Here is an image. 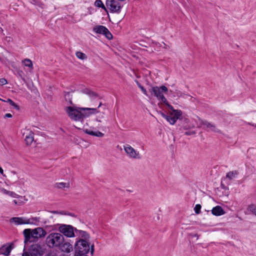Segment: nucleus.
I'll list each match as a JSON object with an SVG mask.
<instances>
[{"label":"nucleus","mask_w":256,"mask_h":256,"mask_svg":"<svg viewBox=\"0 0 256 256\" xmlns=\"http://www.w3.org/2000/svg\"><path fill=\"white\" fill-rule=\"evenodd\" d=\"M202 206L200 204H196L194 208V210L196 214H199L200 213Z\"/></svg>","instance_id":"30"},{"label":"nucleus","mask_w":256,"mask_h":256,"mask_svg":"<svg viewBox=\"0 0 256 256\" xmlns=\"http://www.w3.org/2000/svg\"><path fill=\"white\" fill-rule=\"evenodd\" d=\"M161 92H164V93H166L168 92V88L165 86H162L160 87Z\"/></svg>","instance_id":"34"},{"label":"nucleus","mask_w":256,"mask_h":256,"mask_svg":"<svg viewBox=\"0 0 256 256\" xmlns=\"http://www.w3.org/2000/svg\"><path fill=\"white\" fill-rule=\"evenodd\" d=\"M91 254H93L94 252V244H92L90 246V250Z\"/></svg>","instance_id":"44"},{"label":"nucleus","mask_w":256,"mask_h":256,"mask_svg":"<svg viewBox=\"0 0 256 256\" xmlns=\"http://www.w3.org/2000/svg\"><path fill=\"white\" fill-rule=\"evenodd\" d=\"M81 237L84 238V240H88L90 238V234L86 231H83L82 234H80Z\"/></svg>","instance_id":"29"},{"label":"nucleus","mask_w":256,"mask_h":256,"mask_svg":"<svg viewBox=\"0 0 256 256\" xmlns=\"http://www.w3.org/2000/svg\"><path fill=\"white\" fill-rule=\"evenodd\" d=\"M94 5L98 8H102V10H104L108 14V10L106 8L103 2L101 0H96L94 2Z\"/></svg>","instance_id":"19"},{"label":"nucleus","mask_w":256,"mask_h":256,"mask_svg":"<svg viewBox=\"0 0 256 256\" xmlns=\"http://www.w3.org/2000/svg\"><path fill=\"white\" fill-rule=\"evenodd\" d=\"M75 90H75V89H72V88H70V92H74Z\"/></svg>","instance_id":"58"},{"label":"nucleus","mask_w":256,"mask_h":256,"mask_svg":"<svg viewBox=\"0 0 256 256\" xmlns=\"http://www.w3.org/2000/svg\"><path fill=\"white\" fill-rule=\"evenodd\" d=\"M46 251L45 246L39 243L32 244L27 249L24 246L22 256H42Z\"/></svg>","instance_id":"2"},{"label":"nucleus","mask_w":256,"mask_h":256,"mask_svg":"<svg viewBox=\"0 0 256 256\" xmlns=\"http://www.w3.org/2000/svg\"><path fill=\"white\" fill-rule=\"evenodd\" d=\"M0 173L4 176H5V175L4 174V170L0 166Z\"/></svg>","instance_id":"51"},{"label":"nucleus","mask_w":256,"mask_h":256,"mask_svg":"<svg viewBox=\"0 0 256 256\" xmlns=\"http://www.w3.org/2000/svg\"><path fill=\"white\" fill-rule=\"evenodd\" d=\"M26 220H30V222H32V224H34V225H36V226H38V223H36V222H34V220H32V218H29V219H27L26 218Z\"/></svg>","instance_id":"46"},{"label":"nucleus","mask_w":256,"mask_h":256,"mask_svg":"<svg viewBox=\"0 0 256 256\" xmlns=\"http://www.w3.org/2000/svg\"><path fill=\"white\" fill-rule=\"evenodd\" d=\"M6 102H8L10 105L12 106L14 108L17 110H20V107L18 105L16 104L10 98H8Z\"/></svg>","instance_id":"22"},{"label":"nucleus","mask_w":256,"mask_h":256,"mask_svg":"<svg viewBox=\"0 0 256 256\" xmlns=\"http://www.w3.org/2000/svg\"><path fill=\"white\" fill-rule=\"evenodd\" d=\"M12 117V114L10 113H7L4 116V118H11Z\"/></svg>","instance_id":"47"},{"label":"nucleus","mask_w":256,"mask_h":256,"mask_svg":"<svg viewBox=\"0 0 256 256\" xmlns=\"http://www.w3.org/2000/svg\"><path fill=\"white\" fill-rule=\"evenodd\" d=\"M46 256H56L55 254H54L52 253L51 251L48 252L46 254Z\"/></svg>","instance_id":"48"},{"label":"nucleus","mask_w":256,"mask_h":256,"mask_svg":"<svg viewBox=\"0 0 256 256\" xmlns=\"http://www.w3.org/2000/svg\"><path fill=\"white\" fill-rule=\"evenodd\" d=\"M158 113L160 114V116L163 118H168V115L166 114L164 112L162 111L158 112Z\"/></svg>","instance_id":"43"},{"label":"nucleus","mask_w":256,"mask_h":256,"mask_svg":"<svg viewBox=\"0 0 256 256\" xmlns=\"http://www.w3.org/2000/svg\"><path fill=\"white\" fill-rule=\"evenodd\" d=\"M11 222H14L17 225L24 224H32L30 220H26V218L22 217H14L10 219Z\"/></svg>","instance_id":"11"},{"label":"nucleus","mask_w":256,"mask_h":256,"mask_svg":"<svg viewBox=\"0 0 256 256\" xmlns=\"http://www.w3.org/2000/svg\"><path fill=\"white\" fill-rule=\"evenodd\" d=\"M8 195H9V196H11L12 197H13V198H16L18 196L14 192H11V191H10L9 194H8Z\"/></svg>","instance_id":"38"},{"label":"nucleus","mask_w":256,"mask_h":256,"mask_svg":"<svg viewBox=\"0 0 256 256\" xmlns=\"http://www.w3.org/2000/svg\"><path fill=\"white\" fill-rule=\"evenodd\" d=\"M0 100L3 101V102H6V100H4L2 99L1 98H0Z\"/></svg>","instance_id":"60"},{"label":"nucleus","mask_w":256,"mask_h":256,"mask_svg":"<svg viewBox=\"0 0 256 256\" xmlns=\"http://www.w3.org/2000/svg\"><path fill=\"white\" fill-rule=\"evenodd\" d=\"M72 99V98H69V100H68L69 104L71 105L73 104Z\"/></svg>","instance_id":"52"},{"label":"nucleus","mask_w":256,"mask_h":256,"mask_svg":"<svg viewBox=\"0 0 256 256\" xmlns=\"http://www.w3.org/2000/svg\"><path fill=\"white\" fill-rule=\"evenodd\" d=\"M74 249V254H78V256L86 254L90 250V244L86 240L79 239L75 243Z\"/></svg>","instance_id":"4"},{"label":"nucleus","mask_w":256,"mask_h":256,"mask_svg":"<svg viewBox=\"0 0 256 256\" xmlns=\"http://www.w3.org/2000/svg\"><path fill=\"white\" fill-rule=\"evenodd\" d=\"M34 136L32 134H30L28 136H26L24 140L27 146H30L32 144L34 141Z\"/></svg>","instance_id":"21"},{"label":"nucleus","mask_w":256,"mask_h":256,"mask_svg":"<svg viewBox=\"0 0 256 256\" xmlns=\"http://www.w3.org/2000/svg\"><path fill=\"white\" fill-rule=\"evenodd\" d=\"M150 92H151V94L154 96L156 97L158 99L162 94L161 92L160 87L157 86H154L152 87L149 90Z\"/></svg>","instance_id":"16"},{"label":"nucleus","mask_w":256,"mask_h":256,"mask_svg":"<svg viewBox=\"0 0 256 256\" xmlns=\"http://www.w3.org/2000/svg\"><path fill=\"white\" fill-rule=\"evenodd\" d=\"M24 64L26 66H28V68H32V62L29 59L24 60Z\"/></svg>","instance_id":"28"},{"label":"nucleus","mask_w":256,"mask_h":256,"mask_svg":"<svg viewBox=\"0 0 256 256\" xmlns=\"http://www.w3.org/2000/svg\"><path fill=\"white\" fill-rule=\"evenodd\" d=\"M66 214H67L68 216H72V217H76V216L74 214L72 213V212L66 213Z\"/></svg>","instance_id":"49"},{"label":"nucleus","mask_w":256,"mask_h":256,"mask_svg":"<svg viewBox=\"0 0 256 256\" xmlns=\"http://www.w3.org/2000/svg\"><path fill=\"white\" fill-rule=\"evenodd\" d=\"M124 150L126 154L131 158L140 159L141 158L138 152H136L130 145L124 146Z\"/></svg>","instance_id":"9"},{"label":"nucleus","mask_w":256,"mask_h":256,"mask_svg":"<svg viewBox=\"0 0 256 256\" xmlns=\"http://www.w3.org/2000/svg\"><path fill=\"white\" fill-rule=\"evenodd\" d=\"M0 192H3L4 194H8L10 191L4 189V188H0Z\"/></svg>","instance_id":"40"},{"label":"nucleus","mask_w":256,"mask_h":256,"mask_svg":"<svg viewBox=\"0 0 256 256\" xmlns=\"http://www.w3.org/2000/svg\"><path fill=\"white\" fill-rule=\"evenodd\" d=\"M74 227L69 224H60L58 228L59 232L64 236L68 238H72L75 236Z\"/></svg>","instance_id":"6"},{"label":"nucleus","mask_w":256,"mask_h":256,"mask_svg":"<svg viewBox=\"0 0 256 256\" xmlns=\"http://www.w3.org/2000/svg\"><path fill=\"white\" fill-rule=\"evenodd\" d=\"M165 119H166V120L168 122L171 124H174L176 122V120H174V118L173 117V116L168 115V118L166 117Z\"/></svg>","instance_id":"27"},{"label":"nucleus","mask_w":256,"mask_h":256,"mask_svg":"<svg viewBox=\"0 0 256 256\" xmlns=\"http://www.w3.org/2000/svg\"><path fill=\"white\" fill-rule=\"evenodd\" d=\"M166 106L170 110L172 111V112L176 110L174 109V107L172 105H170L168 102L166 104Z\"/></svg>","instance_id":"41"},{"label":"nucleus","mask_w":256,"mask_h":256,"mask_svg":"<svg viewBox=\"0 0 256 256\" xmlns=\"http://www.w3.org/2000/svg\"><path fill=\"white\" fill-rule=\"evenodd\" d=\"M202 125L204 126H206V128H210L211 130L216 132V130H215L216 126L214 124H212L211 123L208 122L206 120H204L202 122Z\"/></svg>","instance_id":"20"},{"label":"nucleus","mask_w":256,"mask_h":256,"mask_svg":"<svg viewBox=\"0 0 256 256\" xmlns=\"http://www.w3.org/2000/svg\"><path fill=\"white\" fill-rule=\"evenodd\" d=\"M32 230L34 234V236H36L38 241V240L39 238L44 237L47 234L46 231L41 227H38Z\"/></svg>","instance_id":"12"},{"label":"nucleus","mask_w":256,"mask_h":256,"mask_svg":"<svg viewBox=\"0 0 256 256\" xmlns=\"http://www.w3.org/2000/svg\"><path fill=\"white\" fill-rule=\"evenodd\" d=\"M18 74L20 77H22V74H23V72L22 70L18 72Z\"/></svg>","instance_id":"53"},{"label":"nucleus","mask_w":256,"mask_h":256,"mask_svg":"<svg viewBox=\"0 0 256 256\" xmlns=\"http://www.w3.org/2000/svg\"><path fill=\"white\" fill-rule=\"evenodd\" d=\"M13 202L15 204H19L18 203L16 200H14Z\"/></svg>","instance_id":"57"},{"label":"nucleus","mask_w":256,"mask_h":256,"mask_svg":"<svg viewBox=\"0 0 256 256\" xmlns=\"http://www.w3.org/2000/svg\"><path fill=\"white\" fill-rule=\"evenodd\" d=\"M64 95L65 96V99H66V101L68 100L69 98H72V96L70 95V92H68L64 91Z\"/></svg>","instance_id":"33"},{"label":"nucleus","mask_w":256,"mask_h":256,"mask_svg":"<svg viewBox=\"0 0 256 256\" xmlns=\"http://www.w3.org/2000/svg\"><path fill=\"white\" fill-rule=\"evenodd\" d=\"M158 100H160L162 102L164 103L165 105L168 103L166 98L164 97L163 94H162Z\"/></svg>","instance_id":"32"},{"label":"nucleus","mask_w":256,"mask_h":256,"mask_svg":"<svg viewBox=\"0 0 256 256\" xmlns=\"http://www.w3.org/2000/svg\"><path fill=\"white\" fill-rule=\"evenodd\" d=\"M0 83L2 85H4L8 83V82L4 78H0Z\"/></svg>","instance_id":"36"},{"label":"nucleus","mask_w":256,"mask_h":256,"mask_svg":"<svg viewBox=\"0 0 256 256\" xmlns=\"http://www.w3.org/2000/svg\"><path fill=\"white\" fill-rule=\"evenodd\" d=\"M14 248V244L12 242L7 243L0 248V254L6 256H8L10 254L12 250Z\"/></svg>","instance_id":"10"},{"label":"nucleus","mask_w":256,"mask_h":256,"mask_svg":"<svg viewBox=\"0 0 256 256\" xmlns=\"http://www.w3.org/2000/svg\"><path fill=\"white\" fill-rule=\"evenodd\" d=\"M64 242V236L61 234L57 232L50 234L46 240V244L50 248H58Z\"/></svg>","instance_id":"3"},{"label":"nucleus","mask_w":256,"mask_h":256,"mask_svg":"<svg viewBox=\"0 0 256 256\" xmlns=\"http://www.w3.org/2000/svg\"><path fill=\"white\" fill-rule=\"evenodd\" d=\"M56 184H57V187L58 188H64V187H67V188L70 187L69 184H66V183H64V182H59V183H58Z\"/></svg>","instance_id":"31"},{"label":"nucleus","mask_w":256,"mask_h":256,"mask_svg":"<svg viewBox=\"0 0 256 256\" xmlns=\"http://www.w3.org/2000/svg\"><path fill=\"white\" fill-rule=\"evenodd\" d=\"M32 220H34V222H36V223L38 224V222H40V217L32 218Z\"/></svg>","instance_id":"45"},{"label":"nucleus","mask_w":256,"mask_h":256,"mask_svg":"<svg viewBox=\"0 0 256 256\" xmlns=\"http://www.w3.org/2000/svg\"><path fill=\"white\" fill-rule=\"evenodd\" d=\"M23 234L24 237V246L27 244L28 242H36L38 240L34 236L32 230L30 228L24 229L23 231Z\"/></svg>","instance_id":"8"},{"label":"nucleus","mask_w":256,"mask_h":256,"mask_svg":"<svg viewBox=\"0 0 256 256\" xmlns=\"http://www.w3.org/2000/svg\"><path fill=\"white\" fill-rule=\"evenodd\" d=\"M75 128H77V129H78V130H80V129H81V128H79L76 127V126H75Z\"/></svg>","instance_id":"61"},{"label":"nucleus","mask_w":256,"mask_h":256,"mask_svg":"<svg viewBox=\"0 0 256 256\" xmlns=\"http://www.w3.org/2000/svg\"><path fill=\"white\" fill-rule=\"evenodd\" d=\"M192 237H196L197 238H198V235L196 234H194V235H192Z\"/></svg>","instance_id":"55"},{"label":"nucleus","mask_w":256,"mask_h":256,"mask_svg":"<svg viewBox=\"0 0 256 256\" xmlns=\"http://www.w3.org/2000/svg\"><path fill=\"white\" fill-rule=\"evenodd\" d=\"M58 248H59L60 250L62 252L68 253L72 250L73 246L72 245L70 244V242L64 240V242Z\"/></svg>","instance_id":"13"},{"label":"nucleus","mask_w":256,"mask_h":256,"mask_svg":"<svg viewBox=\"0 0 256 256\" xmlns=\"http://www.w3.org/2000/svg\"><path fill=\"white\" fill-rule=\"evenodd\" d=\"M248 124L256 128V124H255L248 123Z\"/></svg>","instance_id":"54"},{"label":"nucleus","mask_w":256,"mask_h":256,"mask_svg":"<svg viewBox=\"0 0 256 256\" xmlns=\"http://www.w3.org/2000/svg\"><path fill=\"white\" fill-rule=\"evenodd\" d=\"M66 110L72 120L80 122H82L85 118L90 114L99 112V110L96 108H74L70 106H67Z\"/></svg>","instance_id":"1"},{"label":"nucleus","mask_w":256,"mask_h":256,"mask_svg":"<svg viewBox=\"0 0 256 256\" xmlns=\"http://www.w3.org/2000/svg\"><path fill=\"white\" fill-rule=\"evenodd\" d=\"M76 54L78 58L82 60H85L87 58L86 54L81 52H77Z\"/></svg>","instance_id":"25"},{"label":"nucleus","mask_w":256,"mask_h":256,"mask_svg":"<svg viewBox=\"0 0 256 256\" xmlns=\"http://www.w3.org/2000/svg\"><path fill=\"white\" fill-rule=\"evenodd\" d=\"M94 32L104 36L108 40H112L113 36L108 29L105 26L102 25L96 26L92 28Z\"/></svg>","instance_id":"7"},{"label":"nucleus","mask_w":256,"mask_h":256,"mask_svg":"<svg viewBox=\"0 0 256 256\" xmlns=\"http://www.w3.org/2000/svg\"><path fill=\"white\" fill-rule=\"evenodd\" d=\"M106 4L111 13L119 14L122 8L118 0H106Z\"/></svg>","instance_id":"5"},{"label":"nucleus","mask_w":256,"mask_h":256,"mask_svg":"<svg viewBox=\"0 0 256 256\" xmlns=\"http://www.w3.org/2000/svg\"><path fill=\"white\" fill-rule=\"evenodd\" d=\"M102 105V102H100V104H99V105H98V108H100Z\"/></svg>","instance_id":"59"},{"label":"nucleus","mask_w":256,"mask_h":256,"mask_svg":"<svg viewBox=\"0 0 256 256\" xmlns=\"http://www.w3.org/2000/svg\"><path fill=\"white\" fill-rule=\"evenodd\" d=\"M248 210L256 216V206L255 204H251L248 205Z\"/></svg>","instance_id":"24"},{"label":"nucleus","mask_w":256,"mask_h":256,"mask_svg":"<svg viewBox=\"0 0 256 256\" xmlns=\"http://www.w3.org/2000/svg\"><path fill=\"white\" fill-rule=\"evenodd\" d=\"M182 112L180 110H176L171 114V115H173V117L176 120V122L178 120H182Z\"/></svg>","instance_id":"18"},{"label":"nucleus","mask_w":256,"mask_h":256,"mask_svg":"<svg viewBox=\"0 0 256 256\" xmlns=\"http://www.w3.org/2000/svg\"><path fill=\"white\" fill-rule=\"evenodd\" d=\"M196 132L194 131H187L184 132V134L186 136H190L194 134Z\"/></svg>","instance_id":"37"},{"label":"nucleus","mask_w":256,"mask_h":256,"mask_svg":"<svg viewBox=\"0 0 256 256\" xmlns=\"http://www.w3.org/2000/svg\"><path fill=\"white\" fill-rule=\"evenodd\" d=\"M135 82L136 84L138 86L144 94L146 96H148L147 91L146 89L139 82L138 80H135Z\"/></svg>","instance_id":"23"},{"label":"nucleus","mask_w":256,"mask_h":256,"mask_svg":"<svg viewBox=\"0 0 256 256\" xmlns=\"http://www.w3.org/2000/svg\"><path fill=\"white\" fill-rule=\"evenodd\" d=\"M74 228L75 229L74 230V232H75L76 234H79L80 235L82 234V232H83V231H84V230H78L76 228L74 227Z\"/></svg>","instance_id":"39"},{"label":"nucleus","mask_w":256,"mask_h":256,"mask_svg":"<svg viewBox=\"0 0 256 256\" xmlns=\"http://www.w3.org/2000/svg\"><path fill=\"white\" fill-rule=\"evenodd\" d=\"M80 92L82 93L88 95L92 98H98L99 99H102V96H99L97 93L87 88L81 90Z\"/></svg>","instance_id":"14"},{"label":"nucleus","mask_w":256,"mask_h":256,"mask_svg":"<svg viewBox=\"0 0 256 256\" xmlns=\"http://www.w3.org/2000/svg\"><path fill=\"white\" fill-rule=\"evenodd\" d=\"M89 14H92V12H91V11H90V10H89Z\"/></svg>","instance_id":"62"},{"label":"nucleus","mask_w":256,"mask_h":256,"mask_svg":"<svg viewBox=\"0 0 256 256\" xmlns=\"http://www.w3.org/2000/svg\"><path fill=\"white\" fill-rule=\"evenodd\" d=\"M237 174L238 172H236V171L230 172L226 174V176L230 180H232L234 177V175Z\"/></svg>","instance_id":"26"},{"label":"nucleus","mask_w":256,"mask_h":256,"mask_svg":"<svg viewBox=\"0 0 256 256\" xmlns=\"http://www.w3.org/2000/svg\"><path fill=\"white\" fill-rule=\"evenodd\" d=\"M31 3L34 4H36V5L38 4V2H36V0H32Z\"/></svg>","instance_id":"50"},{"label":"nucleus","mask_w":256,"mask_h":256,"mask_svg":"<svg viewBox=\"0 0 256 256\" xmlns=\"http://www.w3.org/2000/svg\"><path fill=\"white\" fill-rule=\"evenodd\" d=\"M220 188L223 189V190H228V188L225 186L223 183L222 182H221V184H220Z\"/></svg>","instance_id":"42"},{"label":"nucleus","mask_w":256,"mask_h":256,"mask_svg":"<svg viewBox=\"0 0 256 256\" xmlns=\"http://www.w3.org/2000/svg\"><path fill=\"white\" fill-rule=\"evenodd\" d=\"M51 212L52 214H66V212H65L64 211L58 212V210H52V211H51Z\"/></svg>","instance_id":"35"},{"label":"nucleus","mask_w":256,"mask_h":256,"mask_svg":"<svg viewBox=\"0 0 256 256\" xmlns=\"http://www.w3.org/2000/svg\"><path fill=\"white\" fill-rule=\"evenodd\" d=\"M74 256H88L86 254H84L82 256H78V254H74Z\"/></svg>","instance_id":"56"},{"label":"nucleus","mask_w":256,"mask_h":256,"mask_svg":"<svg viewBox=\"0 0 256 256\" xmlns=\"http://www.w3.org/2000/svg\"><path fill=\"white\" fill-rule=\"evenodd\" d=\"M212 214L216 216H220L225 214V211L221 206H217L212 208Z\"/></svg>","instance_id":"15"},{"label":"nucleus","mask_w":256,"mask_h":256,"mask_svg":"<svg viewBox=\"0 0 256 256\" xmlns=\"http://www.w3.org/2000/svg\"><path fill=\"white\" fill-rule=\"evenodd\" d=\"M84 133L92 136H96L97 137H102L104 136V134L102 133V132L97 130L96 132H94L92 130H89L88 129H86L84 130Z\"/></svg>","instance_id":"17"}]
</instances>
